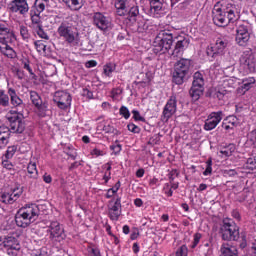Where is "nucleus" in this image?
<instances>
[{"instance_id":"obj_54","label":"nucleus","mask_w":256,"mask_h":256,"mask_svg":"<svg viewBox=\"0 0 256 256\" xmlns=\"http://www.w3.org/2000/svg\"><path fill=\"white\" fill-rule=\"evenodd\" d=\"M122 93H123V89L114 88L111 91V97H112V99H117L119 97V95H121Z\"/></svg>"},{"instance_id":"obj_56","label":"nucleus","mask_w":256,"mask_h":256,"mask_svg":"<svg viewBox=\"0 0 256 256\" xmlns=\"http://www.w3.org/2000/svg\"><path fill=\"white\" fill-rule=\"evenodd\" d=\"M91 155L93 157H103V155H105V152L103 150L98 149V148H94L91 151Z\"/></svg>"},{"instance_id":"obj_51","label":"nucleus","mask_w":256,"mask_h":256,"mask_svg":"<svg viewBox=\"0 0 256 256\" xmlns=\"http://www.w3.org/2000/svg\"><path fill=\"white\" fill-rule=\"evenodd\" d=\"M2 166H3V169H6L7 171H13V169L15 167L13 165V163H11V161L7 160V158H6V160L4 159L2 161Z\"/></svg>"},{"instance_id":"obj_28","label":"nucleus","mask_w":256,"mask_h":256,"mask_svg":"<svg viewBox=\"0 0 256 256\" xmlns=\"http://www.w3.org/2000/svg\"><path fill=\"white\" fill-rule=\"evenodd\" d=\"M53 0H35L34 6L36 13L41 14L45 11V7H49V3Z\"/></svg>"},{"instance_id":"obj_13","label":"nucleus","mask_w":256,"mask_h":256,"mask_svg":"<svg viewBox=\"0 0 256 256\" xmlns=\"http://www.w3.org/2000/svg\"><path fill=\"white\" fill-rule=\"evenodd\" d=\"M0 241L2 242L3 247L8 251H19V249H21V240H19V235L17 234L0 238Z\"/></svg>"},{"instance_id":"obj_38","label":"nucleus","mask_w":256,"mask_h":256,"mask_svg":"<svg viewBox=\"0 0 256 256\" xmlns=\"http://www.w3.org/2000/svg\"><path fill=\"white\" fill-rule=\"evenodd\" d=\"M224 89H235L237 87V79L235 78H228L223 81Z\"/></svg>"},{"instance_id":"obj_46","label":"nucleus","mask_w":256,"mask_h":256,"mask_svg":"<svg viewBox=\"0 0 256 256\" xmlns=\"http://www.w3.org/2000/svg\"><path fill=\"white\" fill-rule=\"evenodd\" d=\"M224 121L231 125L233 129L239 125V119L235 116H228Z\"/></svg>"},{"instance_id":"obj_57","label":"nucleus","mask_w":256,"mask_h":256,"mask_svg":"<svg viewBox=\"0 0 256 256\" xmlns=\"http://www.w3.org/2000/svg\"><path fill=\"white\" fill-rule=\"evenodd\" d=\"M133 114V119H135V121H142L144 123L145 118L141 116V114L139 113V111L137 110H133L132 111Z\"/></svg>"},{"instance_id":"obj_24","label":"nucleus","mask_w":256,"mask_h":256,"mask_svg":"<svg viewBox=\"0 0 256 256\" xmlns=\"http://www.w3.org/2000/svg\"><path fill=\"white\" fill-rule=\"evenodd\" d=\"M10 130L12 133H23V131H25V122L23 121V118H19L12 122L10 124Z\"/></svg>"},{"instance_id":"obj_29","label":"nucleus","mask_w":256,"mask_h":256,"mask_svg":"<svg viewBox=\"0 0 256 256\" xmlns=\"http://www.w3.org/2000/svg\"><path fill=\"white\" fill-rule=\"evenodd\" d=\"M222 256H237V249L229 244H223L221 246Z\"/></svg>"},{"instance_id":"obj_48","label":"nucleus","mask_w":256,"mask_h":256,"mask_svg":"<svg viewBox=\"0 0 256 256\" xmlns=\"http://www.w3.org/2000/svg\"><path fill=\"white\" fill-rule=\"evenodd\" d=\"M201 237H203V235H201V233H195L193 236V242L191 244V249H195V247H197L201 241Z\"/></svg>"},{"instance_id":"obj_19","label":"nucleus","mask_w":256,"mask_h":256,"mask_svg":"<svg viewBox=\"0 0 256 256\" xmlns=\"http://www.w3.org/2000/svg\"><path fill=\"white\" fill-rule=\"evenodd\" d=\"M15 39V33L5 24H0V43H11Z\"/></svg>"},{"instance_id":"obj_58","label":"nucleus","mask_w":256,"mask_h":256,"mask_svg":"<svg viewBox=\"0 0 256 256\" xmlns=\"http://www.w3.org/2000/svg\"><path fill=\"white\" fill-rule=\"evenodd\" d=\"M230 90H219L216 92V97L217 99H219L220 101L225 99V95H227V93H229Z\"/></svg>"},{"instance_id":"obj_8","label":"nucleus","mask_w":256,"mask_h":256,"mask_svg":"<svg viewBox=\"0 0 256 256\" xmlns=\"http://www.w3.org/2000/svg\"><path fill=\"white\" fill-rule=\"evenodd\" d=\"M47 233H49V239L54 243H61L65 239V230L57 221L50 223Z\"/></svg>"},{"instance_id":"obj_14","label":"nucleus","mask_w":256,"mask_h":256,"mask_svg":"<svg viewBox=\"0 0 256 256\" xmlns=\"http://www.w3.org/2000/svg\"><path fill=\"white\" fill-rule=\"evenodd\" d=\"M249 39H251V36L249 34V29L245 25H239L236 30V43L237 45H240V47H245L247 43H249Z\"/></svg>"},{"instance_id":"obj_61","label":"nucleus","mask_w":256,"mask_h":256,"mask_svg":"<svg viewBox=\"0 0 256 256\" xmlns=\"http://www.w3.org/2000/svg\"><path fill=\"white\" fill-rule=\"evenodd\" d=\"M110 149H111V151H113V153L115 155H117V154L121 153V144H114V145L110 146Z\"/></svg>"},{"instance_id":"obj_39","label":"nucleus","mask_w":256,"mask_h":256,"mask_svg":"<svg viewBox=\"0 0 256 256\" xmlns=\"http://www.w3.org/2000/svg\"><path fill=\"white\" fill-rule=\"evenodd\" d=\"M245 169H249V171H254V169H256V155L247 159Z\"/></svg>"},{"instance_id":"obj_27","label":"nucleus","mask_w":256,"mask_h":256,"mask_svg":"<svg viewBox=\"0 0 256 256\" xmlns=\"http://www.w3.org/2000/svg\"><path fill=\"white\" fill-rule=\"evenodd\" d=\"M203 91H205V88L192 86L190 89V96L192 97L193 101H199L201 95H203Z\"/></svg>"},{"instance_id":"obj_20","label":"nucleus","mask_w":256,"mask_h":256,"mask_svg":"<svg viewBox=\"0 0 256 256\" xmlns=\"http://www.w3.org/2000/svg\"><path fill=\"white\" fill-rule=\"evenodd\" d=\"M109 217L112 221H118L121 217V197H118L114 205L109 209Z\"/></svg>"},{"instance_id":"obj_43","label":"nucleus","mask_w":256,"mask_h":256,"mask_svg":"<svg viewBox=\"0 0 256 256\" xmlns=\"http://www.w3.org/2000/svg\"><path fill=\"white\" fill-rule=\"evenodd\" d=\"M104 169H106V171L104 173L103 180L105 183H109V180L111 179V164L107 163L104 165Z\"/></svg>"},{"instance_id":"obj_60","label":"nucleus","mask_w":256,"mask_h":256,"mask_svg":"<svg viewBox=\"0 0 256 256\" xmlns=\"http://www.w3.org/2000/svg\"><path fill=\"white\" fill-rule=\"evenodd\" d=\"M82 95H83V97H86L87 99H93V92H91L87 88H83Z\"/></svg>"},{"instance_id":"obj_6","label":"nucleus","mask_w":256,"mask_h":256,"mask_svg":"<svg viewBox=\"0 0 256 256\" xmlns=\"http://www.w3.org/2000/svg\"><path fill=\"white\" fill-rule=\"evenodd\" d=\"M222 238L224 241H236V239H239V226L231 220H224Z\"/></svg>"},{"instance_id":"obj_35","label":"nucleus","mask_w":256,"mask_h":256,"mask_svg":"<svg viewBox=\"0 0 256 256\" xmlns=\"http://www.w3.org/2000/svg\"><path fill=\"white\" fill-rule=\"evenodd\" d=\"M235 153V145L230 144L227 147L220 150L221 157H231Z\"/></svg>"},{"instance_id":"obj_12","label":"nucleus","mask_w":256,"mask_h":256,"mask_svg":"<svg viewBox=\"0 0 256 256\" xmlns=\"http://www.w3.org/2000/svg\"><path fill=\"white\" fill-rule=\"evenodd\" d=\"M223 121V111L212 112L205 120V131H213Z\"/></svg>"},{"instance_id":"obj_17","label":"nucleus","mask_w":256,"mask_h":256,"mask_svg":"<svg viewBox=\"0 0 256 256\" xmlns=\"http://www.w3.org/2000/svg\"><path fill=\"white\" fill-rule=\"evenodd\" d=\"M137 5V0H118L115 3L116 13L120 17H124L129 13V8Z\"/></svg>"},{"instance_id":"obj_31","label":"nucleus","mask_w":256,"mask_h":256,"mask_svg":"<svg viewBox=\"0 0 256 256\" xmlns=\"http://www.w3.org/2000/svg\"><path fill=\"white\" fill-rule=\"evenodd\" d=\"M6 119L9 121L11 125V123H15V121H18L19 119H23V114L18 113L17 111H14V110H10L6 114Z\"/></svg>"},{"instance_id":"obj_15","label":"nucleus","mask_w":256,"mask_h":256,"mask_svg":"<svg viewBox=\"0 0 256 256\" xmlns=\"http://www.w3.org/2000/svg\"><path fill=\"white\" fill-rule=\"evenodd\" d=\"M240 64L246 73H253L255 71V57L251 52H244L240 57Z\"/></svg>"},{"instance_id":"obj_36","label":"nucleus","mask_w":256,"mask_h":256,"mask_svg":"<svg viewBox=\"0 0 256 256\" xmlns=\"http://www.w3.org/2000/svg\"><path fill=\"white\" fill-rule=\"evenodd\" d=\"M30 99L35 107H38L43 103V100H41V96H39V94L35 91L30 92Z\"/></svg>"},{"instance_id":"obj_52","label":"nucleus","mask_w":256,"mask_h":256,"mask_svg":"<svg viewBox=\"0 0 256 256\" xmlns=\"http://www.w3.org/2000/svg\"><path fill=\"white\" fill-rule=\"evenodd\" d=\"M120 115L124 117V119H129L131 117V113L129 112V108L122 106L120 108Z\"/></svg>"},{"instance_id":"obj_63","label":"nucleus","mask_w":256,"mask_h":256,"mask_svg":"<svg viewBox=\"0 0 256 256\" xmlns=\"http://www.w3.org/2000/svg\"><path fill=\"white\" fill-rule=\"evenodd\" d=\"M128 131H131V133H139V128L135 124H128Z\"/></svg>"},{"instance_id":"obj_37","label":"nucleus","mask_w":256,"mask_h":256,"mask_svg":"<svg viewBox=\"0 0 256 256\" xmlns=\"http://www.w3.org/2000/svg\"><path fill=\"white\" fill-rule=\"evenodd\" d=\"M115 69H116V66L114 63H108V64L104 65L103 73H104L105 77H111V75L113 74Z\"/></svg>"},{"instance_id":"obj_23","label":"nucleus","mask_w":256,"mask_h":256,"mask_svg":"<svg viewBox=\"0 0 256 256\" xmlns=\"http://www.w3.org/2000/svg\"><path fill=\"white\" fill-rule=\"evenodd\" d=\"M9 128L6 126H0V149H3L9 143Z\"/></svg>"},{"instance_id":"obj_44","label":"nucleus","mask_w":256,"mask_h":256,"mask_svg":"<svg viewBox=\"0 0 256 256\" xmlns=\"http://www.w3.org/2000/svg\"><path fill=\"white\" fill-rule=\"evenodd\" d=\"M33 30L38 35V37H40V39L49 40V35H47L45 30H43V26H39L38 28H34Z\"/></svg>"},{"instance_id":"obj_55","label":"nucleus","mask_w":256,"mask_h":256,"mask_svg":"<svg viewBox=\"0 0 256 256\" xmlns=\"http://www.w3.org/2000/svg\"><path fill=\"white\" fill-rule=\"evenodd\" d=\"M20 34L23 39H29V37H30L29 30L25 26L20 27Z\"/></svg>"},{"instance_id":"obj_34","label":"nucleus","mask_w":256,"mask_h":256,"mask_svg":"<svg viewBox=\"0 0 256 256\" xmlns=\"http://www.w3.org/2000/svg\"><path fill=\"white\" fill-rule=\"evenodd\" d=\"M40 14L35 12V14L31 15V21H32V29H37L39 27H43V23L41 22V16Z\"/></svg>"},{"instance_id":"obj_22","label":"nucleus","mask_w":256,"mask_h":256,"mask_svg":"<svg viewBox=\"0 0 256 256\" xmlns=\"http://www.w3.org/2000/svg\"><path fill=\"white\" fill-rule=\"evenodd\" d=\"M8 95L13 107H23V100L17 95V92L13 88L8 89Z\"/></svg>"},{"instance_id":"obj_18","label":"nucleus","mask_w":256,"mask_h":256,"mask_svg":"<svg viewBox=\"0 0 256 256\" xmlns=\"http://www.w3.org/2000/svg\"><path fill=\"white\" fill-rule=\"evenodd\" d=\"M10 10L13 13L25 15V13L29 12V4H27V0H13L10 3Z\"/></svg>"},{"instance_id":"obj_62","label":"nucleus","mask_w":256,"mask_h":256,"mask_svg":"<svg viewBox=\"0 0 256 256\" xmlns=\"http://www.w3.org/2000/svg\"><path fill=\"white\" fill-rule=\"evenodd\" d=\"M103 131H104V133L111 134V133H115V128L113 126L107 124V125H104Z\"/></svg>"},{"instance_id":"obj_26","label":"nucleus","mask_w":256,"mask_h":256,"mask_svg":"<svg viewBox=\"0 0 256 256\" xmlns=\"http://www.w3.org/2000/svg\"><path fill=\"white\" fill-rule=\"evenodd\" d=\"M163 11V2H150V13L153 17H159Z\"/></svg>"},{"instance_id":"obj_40","label":"nucleus","mask_w":256,"mask_h":256,"mask_svg":"<svg viewBox=\"0 0 256 256\" xmlns=\"http://www.w3.org/2000/svg\"><path fill=\"white\" fill-rule=\"evenodd\" d=\"M253 85H255V78H246L242 82V89H244V91H249Z\"/></svg>"},{"instance_id":"obj_32","label":"nucleus","mask_w":256,"mask_h":256,"mask_svg":"<svg viewBox=\"0 0 256 256\" xmlns=\"http://www.w3.org/2000/svg\"><path fill=\"white\" fill-rule=\"evenodd\" d=\"M28 175L31 179H37L39 172L37 171V163L30 161L27 167Z\"/></svg>"},{"instance_id":"obj_33","label":"nucleus","mask_w":256,"mask_h":256,"mask_svg":"<svg viewBox=\"0 0 256 256\" xmlns=\"http://www.w3.org/2000/svg\"><path fill=\"white\" fill-rule=\"evenodd\" d=\"M36 112L39 117H47L49 115V106L47 103L39 104V106H36Z\"/></svg>"},{"instance_id":"obj_4","label":"nucleus","mask_w":256,"mask_h":256,"mask_svg":"<svg viewBox=\"0 0 256 256\" xmlns=\"http://www.w3.org/2000/svg\"><path fill=\"white\" fill-rule=\"evenodd\" d=\"M39 217V207L36 204H27L20 208L15 221L18 227H29Z\"/></svg>"},{"instance_id":"obj_11","label":"nucleus","mask_w":256,"mask_h":256,"mask_svg":"<svg viewBox=\"0 0 256 256\" xmlns=\"http://www.w3.org/2000/svg\"><path fill=\"white\" fill-rule=\"evenodd\" d=\"M174 113H177V96L172 95L163 108L161 116L162 121H169Z\"/></svg>"},{"instance_id":"obj_10","label":"nucleus","mask_w":256,"mask_h":256,"mask_svg":"<svg viewBox=\"0 0 256 256\" xmlns=\"http://www.w3.org/2000/svg\"><path fill=\"white\" fill-rule=\"evenodd\" d=\"M92 19L93 25H95V27H97V29L100 31H109V29L113 28L111 19L107 16H104L101 12L94 13Z\"/></svg>"},{"instance_id":"obj_7","label":"nucleus","mask_w":256,"mask_h":256,"mask_svg":"<svg viewBox=\"0 0 256 256\" xmlns=\"http://www.w3.org/2000/svg\"><path fill=\"white\" fill-rule=\"evenodd\" d=\"M229 47V39L222 37L217 38L214 45H210L206 49L208 57H217V55H225V51Z\"/></svg>"},{"instance_id":"obj_59","label":"nucleus","mask_w":256,"mask_h":256,"mask_svg":"<svg viewBox=\"0 0 256 256\" xmlns=\"http://www.w3.org/2000/svg\"><path fill=\"white\" fill-rule=\"evenodd\" d=\"M13 73H14L15 77H17L18 79H24L25 78V74L23 73V71L18 69V68H15L13 70Z\"/></svg>"},{"instance_id":"obj_2","label":"nucleus","mask_w":256,"mask_h":256,"mask_svg":"<svg viewBox=\"0 0 256 256\" xmlns=\"http://www.w3.org/2000/svg\"><path fill=\"white\" fill-rule=\"evenodd\" d=\"M212 17L215 25L225 27L229 23H235L239 19L237 7L229 3L227 0H222L214 5Z\"/></svg>"},{"instance_id":"obj_49","label":"nucleus","mask_w":256,"mask_h":256,"mask_svg":"<svg viewBox=\"0 0 256 256\" xmlns=\"http://www.w3.org/2000/svg\"><path fill=\"white\" fill-rule=\"evenodd\" d=\"M34 45H35V48L38 51V53H43V51H45V49L47 47L41 40L34 42Z\"/></svg>"},{"instance_id":"obj_45","label":"nucleus","mask_w":256,"mask_h":256,"mask_svg":"<svg viewBox=\"0 0 256 256\" xmlns=\"http://www.w3.org/2000/svg\"><path fill=\"white\" fill-rule=\"evenodd\" d=\"M15 153H17V146H9L6 151L5 158L13 159V155H15Z\"/></svg>"},{"instance_id":"obj_30","label":"nucleus","mask_w":256,"mask_h":256,"mask_svg":"<svg viewBox=\"0 0 256 256\" xmlns=\"http://www.w3.org/2000/svg\"><path fill=\"white\" fill-rule=\"evenodd\" d=\"M193 82H192V86L193 87H205V79L203 78V74H201V72H196L193 75Z\"/></svg>"},{"instance_id":"obj_42","label":"nucleus","mask_w":256,"mask_h":256,"mask_svg":"<svg viewBox=\"0 0 256 256\" xmlns=\"http://www.w3.org/2000/svg\"><path fill=\"white\" fill-rule=\"evenodd\" d=\"M0 105L3 107H8L9 105V96L3 90H0Z\"/></svg>"},{"instance_id":"obj_47","label":"nucleus","mask_w":256,"mask_h":256,"mask_svg":"<svg viewBox=\"0 0 256 256\" xmlns=\"http://www.w3.org/2000/svg\"><path fill=\"white\" fill-rule=\"evenodd\" d=\"M88 256H101V251L95 246H89L87 248Z\"/></svg>"},{"instance_id":"obj_64","label":"nucleus","mask_w":256,"mask_h":256,"mask_svg":"<svg viewBox=\"0 0 256 256\" xmlns=\"http://www.w3.org/2000/svg\"><path fill=\"white\" fill-rule=\"evenodd\" d=\"M29 256H45V255H43V252L41 251V249H34L30 251Z\"/></svg>"},{"instance_id":"obj_5","label":"nucleus","mask_w":256,"mask_h":256,"mask_svg":"<svg viewBox=\"0 0 256 256\" xmlns=\"http://www.w3.org/2000/svg\"><path fill=\"white\" fill-rule=\"evenodd\" d=\"M189 69H191V60L182 58L178 60L174 66L173 82L176 85H183L185 77L189 75Z\"/></svg>"},{"instance_id":"obj_50","label":"nucleus","mask_w":256,"mask_h":256,"mask_svg":"<svg viewBox=\"0 0 256 256\" xmlns=\"http://www.w3.org/2000/svg\"><path fill=\"white\" fill-rule=\"evenodd\" d=\"M189 253V249L187 248V245H182L176 252V256H187Z\"/></svg>"},{"instance_id":"obj_53","label":"nucleus","mask_w":256,"mask_h":256,"mask_svg":"<svg viewBox=\"0 0 256 256\" xmlns=\"http://www.w3.org/2000/svg\"><path fill=\"white\" fill-rule=\"evenodd\" d=\"M128 13L132 15L133 17H137L139 15V6L134 5L128 9Z\"/></svg>"},{"instance_id":"obj_16","label":"nucleus","mask_w":256,"mask_h":256,"mask_svg":"<svg viewBox=\"0 0 256 256\" xmlns=\"http://www.w3.org/2000/svg\"><path fill=\"white\" fill-rule=\"evenodd\" d=\"M21 195H23V188L21 186H17L10 192L2 194V203L13 205V203H15V201H17Z\"/></svg>"},{"instance_id":"obj_3","label":"nucleus","mask_w":256,"mask_h":256,"mask_svg":"<svg viewBox=\"0 0 256 256\" xmlns=\"http://www.w3.org/2000/svg\"><path fill=\"white\" fill-rule=\"evenodd\" d=\"M57 33L59 37H62L66 43L71 47H77L81 43V37L79 36V30L77 26L73 25L71 21L64 20L58 27Z\"/></svg>"},{"instance_id":"obj_1","label":"nucleus","mask_w":256,"mask_h":256,"mask_svg":"<svg viewBox=\"0 0 256 256\" xmlns=\"http://www.w3.org/2000/svg\"><path fill=\"white\" fill-rule=\"evenodd\" d=\"M176 40L172 55L174 57H179L183 55L185 49L189 48L191 40L185 36H175V33L171 30H161L158 35L155 37L153 42V51L159 55H165L169 53L173 47V41Z\"/></svg>"},{"instance_id":"obj_21","label":"nucleus","mask_w":256,"mask_h":256,"mask_svg":"<svg viewBox=\"0 0 256 256\" xmlns=\"http://www.w3.org/2000/svg\"><path fill=\"white\" fill-rule=\"evenodd\" d=\"M63 3L70 9V11H81L83 5H85V0H62Z\"/></svg>"},{"instance_id":"obj_25","label":"nucleus","mask_w":256,"mask_h":256,"mask_svg":"<svg viewBox=\"0 0 256 256\" xmlns=\"http://www.w3.org/2000/svg\"><path fill=\"white\" fill-rule=\"evenodd\" d=\"M0 51L5 57H8V59H15L17 57V53H15V50L7 45V43H2L0 45Z\"/></svg>"},{"instance_id":"obj_41","label":"nucleus","mask_w":256,"mask_h":256,"mask_svg":"<svg viewBox=\"0 0 256 256\" xmlns=\"http://www.w3.org/2000/svg\"><path fill=\"white\" fill-rule=\"evenodd\" d=\"M211 173H213V160H211V158H209L207 161H206V169L205 171L203 172V175L205 177L211 175Z\"/></svg>"},{"instance_id":"obj_9","label":"nucleus","mask_w":256,"mask_h":256,"mask_svg":"<svg viewBox=\"0 0 256 256\" xmlns=\"http://www.w3.org/2000/svg\"><path fill=\"white\" fill-rule=\"evenodd\" d=\"M53 101L57 104L59 109L65 110L71 107V101H73V99L71 98V94H69V92L61 90L55 92Z\"/></svg>"}]
</instances>
